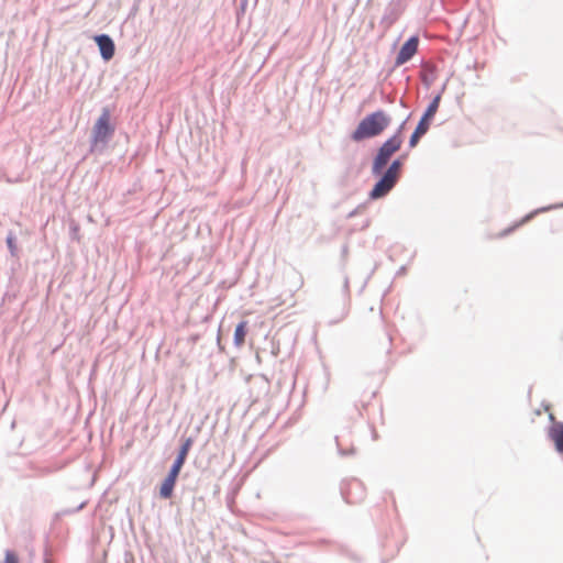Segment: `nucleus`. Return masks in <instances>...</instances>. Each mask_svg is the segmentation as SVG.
I'll return each instance as SVG.
<instances>
[{
	"mask_svg": "<svg viewBox=\"0 0 563 563\" xmlns=\"http://www.w3.org/2000/svg\"><path fill=\"white\" fill-rule=\"evenodd\" d=\"M49 555H51L49 548L45 547V549H44V558H43L44 563H52L51 560H49Z\"/></svg>",
	"mask_w": 563,
	"mask_h": 563,
	"instance_id": "4be33fe9",
	"label": "nucleus"
},
{
	"mask_svg": "<svg viewBox=\"0 0 563 563\" xmlns=\"http://www.w3.org/2000/svg\"><path fill=\"white\" fill-rule=\"evenodd\" d=\"M410 115H408L400 124L399 126L396 129L395 133L390 136V137H398L399 142L402 144L404 140H402V133L405 131V126H406V123L407 121L409 120Z\"/></svg>",
	"mask_w": 563,
	"mask_h": 563,
	"instance_id": "a211bd4d",
	"label": "nucleus"
},
{
	"mask_svg": "<svg viewBox=\"0 0 563 563\" xmlns=\"http://www.w3.org/2000/svg\"><path fill=\"white\" fill-rule=\"evenodd\" d=\"M437 78V67L432 64L422 65L420 80L426 88H429Z\"/></svg>",
	"mask_w": 563,
	"mask_h": 563,
	"instance_id": "4468645a",
	"label": "nucleus"
},
{
	"mask_svg": "<svg viewBox=\"0 0 563 563\" xmlns=\"http://www.w3.org/2000/svg\"><path fill=\"white\" fill-rule=\"evenodd\" d=\"M419 42V36L415 34L409 36L402 43L395 58V68L408 63L416 55L418 52Z\"/></svg>",
	"mask_w": 563,
	"mask_h": 563,
	"instance_id": "6e6552de",
	"label": "nucleus"
},
{
	"mask_svg": "<svg viewBox=\"0 0 563 563\" xmlns=\"http://www.w3.org/2000/svg\"><path fill=\"white\" fill-rule=\"evenodd\" d=\"M406 157H407V155H406V154H402V155L398 156L397 158L401 159V163L404 164V163H405Z\"/></svg>",
	"mask_w": 563,
	"mask_h": 563,
	"instance_id": "cd10ccee",
	"label": "nucleus"
},
{
	"mask_svg": "<svg viewBox=\"0 0 563 563\" xmlns=\"http://www.w3.org/2000/svg\"><path fill=\"white\" fill-rule=\"evenodd\" d=\"M5 244L9 250V253L12 257H18L19 250L16 245V238L12 231H10L5 238Z\"/></svg>",
	"mask_w": 563,
	"mask_h": 563,
	"instance_id": "2eb2a0df",
	"label": "nucleus"
},
{
	"mask_svg": "<svg viewBox=\"0 0 563 563\" xmlns=\"http://www.w3.org/2000/svg\"><path fill=\"white\" fill-rule=\"evenodd\" d=\"M217 344H218V346H219L220 351H223V346L221 345V338H220V333H219V334H218V336H217Z\"/></svg>",
	"mask_w": 563,
	"mask_h": 563,
	"instance_id": "393cba45",
	"label": "nucleus"
},
{
	"mask_svg": "<svg viewBox=\"0 0 563 563\" xmlns=\"http://www.w3.org/2000/svg\"><path fill=\"white\" fill-rule=\"evenodd\" d=\"M86 505H87V501H81L75 508H66V509L60 510L59 512L56 514V517L74 515V514L82 510L86 507Z\"/></svg>",
	"mask_w": 563,
	"mask_h": 563,
	"instance_id": "f3484780",
	"label": "nucleus"
},
{
	"mask_svg": "<svg viewBox=\"0 0 563 563\" xmlns=\"http://www.w3.org/2000/svg\"><path fill=\"white\" fill-rule=\"evenodd\" d=\"M444 89H445V84L442 86L441 90L432 97L431 101L429 102V104L424 109L423 113L421 114V117H420V119H419L413 132L411 133L409 141H408V147L410 150L415 148L418 145V143L420 142L421 137H423L428 133L430 125L438 112L439 107H440L442 92L444 91Z\"/></svg>",
	"mask_w": 563,
	"mask_h": 563,
	"instance_id": "39448f33",
	"label": "nucleus"
},
{
	"mask_svg": "<svg viewBox=\"0 0 563 563\" xmlns=\"http://www.w3.org/2000/svg\"><path fill=\"white\" fill-rule=\"evenodd\" d=\"M93 41L98 46L101 58L109 62L115 54V44L113 38L106 33L96 34Z\"/></svg>",
	"mask_w": 563,
	"mask_h": 563,
	"instance_id": "1a4fd4ad",
	"label": "nucleus"
},
{
	"mask_svg": "<svg viewBox=\"0 0 563 563\" xmlns=\"http://www.w3.org/2000/svg\"><path fill=\"white\" fill-rule=\"evenodd\" d=\"M249 330V322L246 320H241L234 329L233 333V344L235 347H241L244 342Z\"/></svg>",
	"mask_w": 563,
	"mask_h": 563,
	"instance_id": "ddd939ff",
	"label": "nucleus"
},
{
	"mask_svg": "<svg viewBox=\"0 0 563 563\" xmlns=\"http://www.w3.org/2000/svg\"><path fill=\"white\" fill-rule=\"evenodd\" d=\"M335 440V444H336V449H338V453L340 456L342 457H349V456H353L355 455V448L353 445H351L350 448H345L341 440H340V437H335L334 438Z\"/></svg>",
	"mask_w": 563,
	"mask_h": 563,
	"instance_id": "dca6fc26",
	"label": "nucleus"
},
{
	"mask_svg": "<svg viewBox=\"0 0 563 563\" xmlns=\"http://www.w3.org/2000/svg\"><path fill=\"white\" fill-rule=\"evenodd\" d=\"M547 434L553 443L555 451L563 455V422L550 424Z\"/></svg>",
	"mask_w": 563,
	"mask_h": 563,
	"instance_id": "f8f14e48",
	"label": "nucleus"
},
{
	"mask_svg": "<svg viewBox=\"0 0 563 563\" xmlns=\"http://www.w3.org/2000/svg\"><path fill=\"white\" fill-rule=\"evenodd\" d=\"M343 292H344L345 296H349V294H350V282H349V277L347 276H344Z\"/></svg>",
	"mask_w": 563,
	"mask_h": 563,
	"instance_id": "aec40b11",
	"label": "nucleus"
},
{
	"mask_svg": "<svg viewBox=\"0 0 563 563\" xmlns=\"http://www.w3.org/2000/svg\"><path fill=\"white\" fill-rule=\"evenodd\" d=\"M406 157H407V155H406V154H402V155L398 156L397 158L401 159V163L404 164V163H405Z\"/></svg>",
	"mask_w": 563,
	"mask_h": 563,
	"instance_id": "bb28decb",
	"label": "nucleus"
},
{
	"mask_svg": "<svg viewBox=\"0 0 563 563\" xmlns=\"http://www.w3.org/2000/svg\"><path fill=\"white\" fill-rule=\"evenodd\" d=\"M400 147L401 143L398 137L389 136L384 141L373 156L371 173H380V169L388 165L394 154L397 153Z\"/></svg>",
	"mask_w": 563,
	"mask_h": 563,
	"instance_id": "423d86ee",
	"label": "nucleus"
},
{
	"mask_svg": "<svg viewBox=\"0 0 563 563\" xmlns=\"http://www.w3.org/2000/svg\"><path fill=\"white\" fill-rule=\"evenodd\" d=\"M559 208H563V202H561V203H553V205L544 206V207H541V208H537V209L530 211L529 213H527L519 222H517L512 227H509V228L505 229L499 235L501 238L507 236L508 234L514 232L517 228H519V227L528 223L529 221H531L538 214L543 213V212H548V211H551V210H555V209H559Z\"/></svg>",
	"mask_w": 563,
	"mask_h": 563,
	"instance_id": "9b49d317",
	"label": "nucleus"
},
{
	"mask_svg": "<svg viewBox=\"0 0 563 563\" xmlns=\"http://www.w3.org/2000/svg\"><path fill=\"white\" fill-rule=\"evenodd\" d=\"M401 159H390L386 167L380 169V173H372L376 178L375 184L368 192L371 200H378L386 197L398 184L402 168Z\"/></svg>",
	"mask_w": 563,
	"mask_h": 563,
	"instance_id": "7ed1b4c3",
	"label": "nucleus"
},
{
	"mask_svg": "<svg viewBox=\"0 0 563 563\" xmlns=\"http://www.w3.org/2000/svg\"><path fill=\"white\" fill-rule=\"evenodd\" d=\"M194 442L195 440L192 437L181 438V443L177 451V455L170 465L167 475L164 477L159 485V497L162 499H169L173 497L180 471L186 463L188 453Z\"/></svg>",
	"mask_w": 563,
	"mask_h": 563,
	"instance_id": "20e7f679",
	"label": "nucleus"
},
{
	"mask_svg": "<svg viewBox=\"0 0 563 563\" xmlns=\"http://www.w3.org/2000/svg\"><path fill=\"white\" fill-rule=\"evenodd\" d=\"M402 11L404 5L401 0H390L380 19V25L385 29H389L400 18Z\"/></svg>",
	"mask_w": 563,
	"mask_h": 563,
	"instance_id": "9d476101",
	"label": "nucleus"
},
{
	"mask_svg": "<svg viewBox=\"0 0 563 563\" xmlns=\"http://www.w3.org/2000/svg\"><path fill=\"white\" fill-rule=\"evenodd\" d=\"M347 254H349V245L344 244V245H342V249H341V256H342L343 261L346 260Z\"/></svg>",
	"mask_w": 563,
	"mask_h": 563,
	"instance_id": "412c9836",
	"label": "nucleus"
},
{
	"mask_svg": "<svg viewBox=\"0 0 563 563\" xmlns=\"http://www.w3.org/2000/svg\"><path fill=\"white\" fill-rule=\"evenodd\" d=\"M387 340L389 342V345L391 344V336L389 334H387Z\"/></svg>",
	"mask_w": 563,
	"mask_h": 563,
	"instance_id": "c85d7f7f",
	"label": "nucleus"
},
{
	"mask_svg": "<svg viewBox=\"0 0 563 563\" xmlns=\"http://www.w3.org/2000/svg\"><path fill=\"white\" fill-rule=\"evenodd\" d=\"M114 133L115 124L111 121V111L108 107H103L91 130L89 153L102 154L113 139Z\"/></svg>",
	"mask_w": 563,
	"mask_h": 563,
	"instance_id": "f03ea898",
	"label": "nucleus"
},
{
	"mask_svg": "<svg viewBox=\"0 0 563 563\" xmlns=\"http://www.w3.org/2000/svg\"><path fill=\"white\" fill-rule=\"evenodd\" d=\"M406 272V267L405 266H401L398 272H397V276L404 274Z\"/></svg>",
	"mask_w": 563,
	"mask_h": 563,
	"instance_id": "a878e982",
	"label": "nucleus"
},
{
	"mask_svg": "<svg viewBox=\"0 0 563 563\" xmlns=\"http://www.w3.org/2000/svg\"><path fill=\"white\" fill-rule=\"evenodd\" d=\"M3 563H19V558L13 551L7 550Z\"/></svg>",
	"mask_w": 563,
	"mask_h": 563,
	"instance_id": "6ab92c4d",
	"label": "nucleus"
},
{
	"mask_svg": "<svg viewBox=\"0 0 563 563\" xmlns=\"http://www.w3.org/2000/svg\"><path fill=\"white\" fill-rule=\"evenodd\" d=\"M357 213H358V208H356V209L352 210V211L349 213V216H347V217H349V218H353V217H355Z\"/></svg>",
	"mask_w": 563,
	"mask_h": 563,
	"instance_id": "b1692460",
	"label": "nucleus"
},
{
	"mask_svg": "<svg viewBox=\"0 0 563 563\" xmlns=\"http://www.w3.org/2000/svg\"><path fill=\"white\" fill-rule=\"evenodd\" d=\"M549 421H550V424L562 422V421L556 420L553 413H549Z\"/></svg>",
	"mask_w": 563,
	"mask_h": 563,
	"instance_id": "5701e85b",
	"label": "nucleus"
},
{
	"mask_svg": "<svg viewBox=\"0 0 563 563\" xmlns=\"http://www.w3.org/2000/svg\"><path fill=\"white\" fill-rule=\"evenodd\" d=\"M340 493L344 501L350 505L363 501L366 496L364 484L354 477L341 482Z\"/></svg>",
	"mask_w": 563,
	"mask_h": 563,
	"instance_id": "0eeeda50",
	"label": "nucleus"
},
{
	"mask_svg": "<svg viewBox=\"0 0 563 563\" xmlns=\"http://www.w3.org/2000/svg\"><path fill=\"white\" fill-rule=\"evenodd\" d=\"M391 123V118L384 110L379 109L366 114L351 133L350 137L353 142H362L365 140L379 136Z\"/></svg>",
	"mask_w": 563,
	"mask_h": 563,
	"instance_id": "f257e3e1",
	"label": "nucleus"
}]
</instances>
